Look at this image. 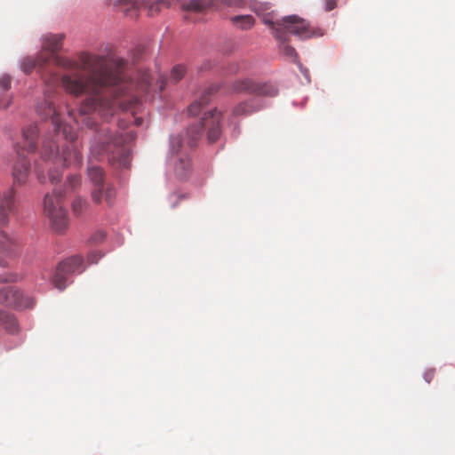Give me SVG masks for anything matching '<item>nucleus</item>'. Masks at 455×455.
<instances>
[{"label": "nucleus", "instance_id": "f257e3e1", "mask_svg": "<svg viewBox=\"0 0 455 455\" xmlns=\"http://www.w3.org/2000/svg\"><path fill=\"white\" fill-rule=\"evenodd\" d=\"M63 39L62 34L45 36L41 52L44 53L48 63L52 61L57 67L70 71L61 77V86L67 93L75 97L86 94L78 110L81 120L74 116L73 110H68L69 116L76 124L81 122L93 129L96 122L91 114L98 113L105 120L118 109L134 115L140 106L139 97L149 92V74L140 71L134 84L127 79L126 62L123 59H113L109 63L106 57L88 52L80 53L77 60L58 56L56 52L61 49Z\"/></svg>", "mask_w": 455, "mask_h": 455}, {"label": "nucleus", "instance_id": "f03ea898", "mask_svg": "<svg viewBox=\"0 0 455 455\" xmlns=\"http://www.w3.org/2000/svg\"><path fill=\"white\" fill-rule=\"evenodd\" d=\"M45 85L44 98L36 105V113L44 119L51 118L55 132L56 140L45 137L42 148L41 158L54 164V170H49V179L55 183L60 180V168L64 166H79L83 156L80 152V144L75 129L60 120L59 113L52 101L53 92L58 85L61 84V78L58 74L47 71L42 74Z\"/></svg>", "mask_w": 455, "mask_h": 455}, {"label": "nucleus", "instance_id": "7ed1b4c3", "mask_svg": "<svg viewBox=\"0 0 455 455\" xmlns=\"http://www.w3.org/2000/svg\"><path fill=\"white\" fill-rule=\"evenodd\" d=\"M135 135L129 131L125 133H114L108 127L101 126L94 135L91 147V156L100 160L108 156V162L116 164L118 167L127 168L130 163V155L124 144L134 140Z\"/></svg>", "mask_w": 455, "mask_h": 455}, {"label": "nucleus", "instance_id": "20e7f679", "mask_svg": "<svg viewBox=\"0 0 455 455\" xmlns=\"http://www.w3.org/2000/svg\"><path fill=\"white\" fill-rule=\"evenodd\" d=\"M263 22L270 26L274 36L281 42L279 48L282 54L293 62L297 60L298 56L296 50L286 44L288 34L295 35L301 39L319 37L323 35V29L312 27L307 20L297 15L286 16L276 21L265 16Z\"/></svg>", "mask_w": 455, "mask_h": 455}, {"label": "nucleus", "instance_id": "39448f33", "mask_svg": "<svg viewBox=\"0 0 455 455\" xmlns=\"http://www.w3.org/2000/svg\"><path fill=\"white\" fill-rule=\"evenodd\" d=\"M221 119L222 114L217 109L204 113L198 124H192L188 128L182 138H172V150L178 153L180 149L186 148H193L201 139L204 130H207V140L209 142H215L221 134Z\"/></svg>", "mask_w": 455, "mask_h": 455}, {"label": "nucleus", "instance_id": "423d86ee", "mask_svg": "<svg viewBox=\"0 0 455 455\" xmlns=\"http://www.w3.org/2000/svg\"><path fill=\"white\" fill-rule=\"evenodd\" d=\"M16 190L9 187L0 191V266L7 267L9 260L14 259L19 253V245L16 240L10 236L3 228L9 222V215L16 211Z\"/></svg>", "mask_w": 455, "mask_h": 455}, {"label": "nucleus", "instance_id": "0eeeda50", "mask_svg": "<svg viewBox=\"0 0 455 455\" xmlns=\"http://www.w3.org/2000/svg\"><path fill=\"white\" fill-rule=\"evenodd\" d=\"M38 129L35 124H29L22 131L21 141L14 146L17 160L12 169V186L25 185L30 174V162L25 156V153H30L36 149Z\"/></svg>", "mask_w": 455, "mask_h": 455}, {"label": "nucleus", "instance_id": "6e6552de", "mask_svg": "<svg viewBox=\"0 0 455 455\" xmlns=\"http://www.w3.org/2000/svg\"><path fill=\"white\" fill-rule=\"evenodd\" d=\"M44 212L55 232L61 233L68 227V217L63 205L62 195L55 190L46 194L44 199Z\"/></svg>", "mask_w": 455, "mask_h": 455}, {"label": "nucleus", "instance_id": "1a4fd4ad", "mask_svg": "<svg viewBox=\"0 0 455 455\" xmlns=\"http://www.w3.org/2000/svg\"><path fill=\"white\" fill-rule=\"evenodd\" d=\"M88 177L94 188L92 191V199L95 204H101L104 201L111 206L116 197L115 188L104 183V172L99 166H90L88 168Z\"/></svg>", "mask_w": 455, "mask_h": 455}, {"label": "nucleus", "instance_id": "9d476101", "mask_svg": "<svg viewBox=\"0 0 455 455\" xmlns=\"http://www.w3.org/2000/svg\"><path fill=\"white\" fill-rule=\"evenodd\" d=\"M83 259L80 256H72L60 262L57 268L55 275L52 277L54 286L62 291L67 286L68 276L74 273H81L84 268Z\"/></svg>", "mask_w": 455, "mask_h": 455}, {"label": "nucleus", "instance_id": "9b49d317", "mask_svg": "<svg viewBox=\"0 0 455 455\" xmlns=\"http://www.w3.org/2000/svg\"><path fill=\"white\" fill-rule=\"evenodd\" d=\"M231 90L235 93L254 95L275 96L277 93V90L273 84H259L250 78L235 81L231 85Z\"/></svg>", "mask_w": 455, "mask_h": 455}, {"label": "nucleus", "instance_id": "f8f14e48", "mask_svg": "<svg viewBox=\"0 0 455 455\" xmlns=\"http://www.w3.org/2000/svg\"><path fill=\"white\" fill-rule=\"evenodd\" d=\"M0 304L14 308H25L32 307L33 301L29 298H24L18 288L7 285L0 288Z\"/></svg>", "mask_w": 455, "mask_h": 455}, {"label": "nucleus", "instance_id": "ddd939ff", "mask_svg": "<svg viewBox=\"0 0 455 455\" xmlns=\"http://www.w3.org/2000/svg\"><path fill=\"white\" fill-rule=\"evenodd\" d=\"M182 9L190 12H203L208 10H218L220 3L218 0H191L182 4Z\"/></svg>", "mask_w": 455, "mask_h": 455}, {"label": "nucleus", "instance_id": "4468645a", "mask_svg": "<svg viewBox=\"0 0 455 455\" xmlns=\"http://www.w3.org/2000/svg\"><path fill=\"white\" fill-rule=\"evenodd\" d=\"M220 89V86L217 84H213L204 91L202 93L200 100H196L192 102L188 108V112L189 116H197L202 111L203 108L207 105L210 101V96L215 92H217Z\"/></svg>", "mask_w": 455, "mask_h": 455}, {"label": "nucleus", "instance_id": "2eb2a0df", "mask_svg": "<svg viewBox=\"0 0 455 455\" xmlns=\"http://www.w3.org/2000/svg\"><path fill=\"white\" fill-rule=\"evenodd\" d=\"M174 172L180 180L187 179L191 173V162L187 154H180L175 160Z\"/></svg>", "mask_w": 455, "mask_h": 455}, {"label": "nucleus", "instance_id": "dca6fc26", "mask_svg": "<svg viewBox=\"0 0 455 455\" xmlns=\"http://www.w3.org/2000/svg\"><path fill=\"white\" fill-rule=\"evenodd\" d=\"M0 328L10 333L18 331V323L15 315L6 310L0 309Z\"/></svg>", "mask_w": 455, "mask_h": 455}, {"label": "nucleus", "instance_id": "f3484780", "mask_svg": "<svg viewBox=\"0 0 455 455\" xmlns=\"http://www.w3.org/2000/svg\"><path fill=\"white\" fill-rule=\"evenodd\" d=\"M48 63V59L44 52H40L37 58L26 57L21 63V68L26 74H30L36 67H43Z\"/></svg>", "mask_w": 455, "mask_h": 455}, {"label": "nucleus", "instance_id": "a211bd4d", "mask_svg": "<svg viewBox=\"0 0 455 455\" xmlns=\"http://www.w3.org/2000/svg\"><path fill=\"white\" fill-rule=\"evenodd\" d=\"M259 108L255 106L253 100H247L237 104L232 110V115L235 117L252 114Z\"/></svg>", "mask_w": 455, "mask_h": 455}, {"label": "nucleus", "instance_id": "6ab92c4d", "mask_svg": "<svg viewBox=\"0 0 455 455\" xmlns=\"http://www.w3.org/2000/svg\"><path fill=\"white\" fill-rule=\"evenodd\" d=\"M233 23L242 29L251 28L254 24V19L251 15H238L232 18Z\"/></svg>", "mask_w": 455, "mask_h": 455}, {"label": "nucleus", "instance_id": "aec40b11", "mask_svg": "<svg viewBox=\"0 0 455 455\" xmlns=\"http://www.w3.org/2000/svg\"><path fill=\"white\" fill-rule=\"evenodd\" d=\"M185 74H186L185 66L180 65V64L176 65L172 68L168 81L170 83L177 84L183 78Z\"/></svg>", "mask_w": 455, "mask_h": 455}, {"label": "nucleus", "instance_id": "412c9836", "mask_svg": "<svg viewBox=\"0 0 455 455\" xmlns=\"http://www.w3.org/2000/svg\"><path fill=\"white\" fill-rule=\"evenodd\" d=\"M88 207V204L85 199L78 197L74 200L72 204L73 212L76 215H81Z\"/></svg>", "mask_w": 455, "mask_h": 455}, {"label": "nucleus", "instance_id": "4be33fe9", "mask_svg": "<svg viewBox=\"0 0 455 455\" xmlns=\"http://www.w3.org/2000/svg\"><path fill=\"white\" fill-rule=\"evenodd\" d=\"M18 279V275L13 273H5L0 275V283H14Z\"/></svg>", "mask_w": 455, "mask_h": 455}, {"label": "nucleus", "instance_id": "5701e85b", "mask_svg": "<svg viewBox=\"0 0 455 455\" xmlns=\"http://www.w3.org/2000/svg\"><path fill=\"white\" fill-rule=\"evenodd\" d=\"M221 4L228 7H241L246 3V0H221Z\"/></svg>", "mask_w": 455, "mask_h": 455}, {"label": "nucleus", "instance_id": "b1692460", "mask_svg": "<svg viewBox=\"0 0 455 455\" xmlns=\"http://www.w3.org/2000/svg\"><path fill=\"white\" fill-rule=\"evenodd\" d=\"M11 83H12V79H11V76H8V75H4L3 76H1L0 78V86L1 88H3L4 91H7L10 89L11 87Z\"/></svg>", "mask_w": 455, "mask_h": 455}, {"label": "nucleus", "instance_id": "393cba45", "mask_svg": "<svg viewBox=\"0 0 455 455\" xmlns=\"http://www.w3.org/2000/svg\"><path fill=\"white\" fill-rule=\"evenodd\" d=\"M105 238V233L103 231H97L92 236V240L93 243H100Z\"/></svg>", "mask_w": 455, "mask_h": 455}, {"label": "nucleus", "instance_id": "a878e982", "mask_svg": "<svg viewBox=\"0 0 455 455\" xmlns=\"http://www.w3.org/2000/svg\"><path fill=\"white\" fill-rule=\"evenodd\" d=\"M269 8H270L269 4H259V6L255 4L254 7H253V10L257 13H259L260 12L267 11Z\"/></svg>", "mask_w": 455, "mask_h": 455}, {"label": "nucleus", "instance_id": "bb28decb", "mask_svg": "<svg viewBox=\"0 0 455 455\" xmlns=\"http://www.w3.org/2000/svg\"><path fill=\"white\" fill-rule=\"evenodd\" d=\"M337 5V0H325V11L330 12Z\"/></svg>", "mask_w": 455, "mask_h": 455}, {"label": "nucleus", "instance_id": "cd10ccee", "mask_svg": "<svg viewBox=\"0 0 455 455\" xmlns=\"http://www.w3.org/2000/svg\"><path fill=\"white\" fill-rule=\"evenodd\" d=\"M68 182L72 188H75L76 186H77L80 183V177L76 176V175L71 176L68 178Z\"/></svg>", "mask_w": 455, "mask_h": 455}, {"label": "nucleus", "instance_id": "c85d7f7f", "mask_svg": "<svg viewBox=\"0 0 455 455\" xmlns=\"http://www.w3.org/2000/svg\"><path fill=\"white\" fill-rule=\"evenodd\" d=\"M100 257H101V255H98L96 253H91L88 256V260L90 261V263H96L98 259H100Z\"/></svg>", "mask_w": 455, "mask_h": 455}, {"label": "nucleus", "instance_id": "c756f323", "mask_svg": "<svg viewBox=\"0 0 455 455\" xmlns=\"http://www.w3.org/2000/svg\"><path fill=\"white\" fill-rule=\"evenodd\" d=\"M159 83H160L159 90L162 92L167 84V79L164 77H162Z\"/></svg>", "mask_w": 455, "mask_h": 455}, {"label": "nucleus", "instance_id": "7c9ffc66", "mask_svg": "<svg viewBox=\"0 0 455 455\" xmlns=\"http://www.w3.org/2000/svg\"><path fill=\"white\" fill-rule=\"evenodd\" d=\"M238 65L237 64H234L232 67L229 68L228 71L229 73L231 74H235L236 72H238Z\"/></svg>", "mask_w": 455, "mask_h": 455}, {"label": "nucleus", "instance_id": "2f4dec72", "mask_svg": "<svg viewBox=\"0 0 455 455\" xmlns=\"http://www.w3.org/2000/svg\"><path fill=\"white\" fill-rule=\"evenodd\" d=\"M135 123L137 125H140L142 124V119L141 118H136L135 119Z\"/></svg>", "mask_w": 455, "mask_h": 455}, {"label": "nucleus", "instance_id": "473e14b6", "mask_svg": "<svg viewBox=\"0 0 455 455\" xmlns=\"http://www.w3.org/2000/svg\"><path fill=\"white\" fill-rule=\"evenodd\" d=\"M38 180L41 183L44 182V178L41 174H38Z\"/></svg>", "mask_w": 455, "mask_h": 455}, {"label": "nucleus", "instance_id": "72a5a7b5", "mask_svg": "<svg viewBox=\"0 0 455 455\" xmlns=\"http://www.w3.org/2000/svg\"><path fill=\"white\" fill-rule=\"evenodd\" d=\"M178 198L179 199H184V198H186V196L185 195H180V196H178Z\"/></svg>", "mask_w": 455, "mask_h": 455}, {"label": "nucleus", "instance_id": "f704fd0d", "mask_svg": "<svg viewBox=\"0 0 455 455\" xmlns=\"http://www.w3.org/2000/svg\"><path fill=\"white\" fill-rule=\"evenodd\" d=\"M176 205H177V203H176V202H173V203H172V207H176Z\"/></svg>", "mask_w": 455, "mask_h": 455}]
</instances>
